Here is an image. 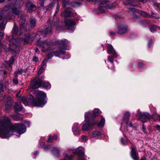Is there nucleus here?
Masks as SVG:
<instances>
[{"mask_svg": "<svg viewBox=\"0 0 160 160\" xmlns=\"http://www.w3.org/2000/svg\"><path fill=\"white\" fill-rule=\"evenodd\" d=\"M3 18V15L2 13H0V20Z\"/></svg>", "mask_w": 160, "mask_h": 160, "instance_id": "680f3d73", "label": "nucleus"}, {"mask_svg": "<svg viewBox=\"0 0 160 160\" xmlns=\"http://www.w3.org/2000/svg\"><path fill=\"white\" fill-rule=\"evenodd\" d=\"M13 82L15 84H17L18 83V81L17 78L13 79Z\"/></svg>", "mask_w": 160, "mask_h": 160, "instance_id": "6e6d98bb", "label": "nucleus"}, {"mask_svg": "<svg viewBox=\"0 0 160 160\" xmlns=\"http://www.w3.org/2000/svg\"><path fill=\"white\" fill-rule=\"evenodd\" d=\"M81 139L83 142H85L88 139V138L87 136L82 135L81 136Z\"/></svg>", "mask_w": 160, "mask_h": 160, "instance_id": "09e8293b", "label": "nucleus"}, {"mask_svg": "<svg viewBox=\"0 0 160 160\" xmlns=\"http://www.w3.org/2000/svg\"><path fill=\"white\" fill-rule=\"evenodd\" d=\"M12 118L14 120L16 121H18L22 118V115H20L18 113L14 114L12 116Z\"/></svg>", "mask_w": 160, "mask_h": 160, "instance_id": "c85d7f7f", "label": "nucleus"}, {"mask_svg": "<svg viewBox=\"0 0 160 160\" xmlns=\"http://www.w3.org/2000/svg\"><path fill=\"white\" fill-rule=\"evenodd\" d=\"M72 131L73 134L76 135H79L81 134L80 126L78 124L75 123L72 128Z\"/></svg>", "mask_w": 160, "mask_h": 160, "instance_id": "2eb2a0df", "label": "nucleus"}, {"mask_svg": "<svg viewBox=\"0 0 160 160\" xmlns=\"http://www.w3.org/2000/svg\"><path fill=\"white\" fill-rule=\"evenodd\" d=\"M27 71L26 69H22L18 70L17 72H15L14 73L16 74V76H17L18 74H21L23 73H26Z\"/></svg>", "mask_w": 160, "mask_h": 160, "instance_id": "58836bf2", "label": "nucleus"}, {"mask_svg": "<svg viewBox=\"0 0 160 160\" xmlns=\"http://www.w3.org/2000/svg\"><path fill=\"white\" fill-rule=\"evenodd\" d=\"M81 4V2H72L71 3V5L72 7H76L79 6Z\"/></svg>", "mask_w": 160, "mask_h": 160, "instance_id": "37998d69", "label": "nucleus"}, {"mask_svg": "<svg viewBox=\"0 0 160 160\" xmlns=\"http://www.w3.org/2000/svg\"><path fill=\"white\" fill-rule=\"evenodd\" d=\"M108 2L107 0H98L99 6L98 7L97 12L98 13H102L105 12L104 8L107 9H112L114 7L110 6L109 5H107Z\"/></svg>", "mask_w": 160, "mask_h": 160, "instance_id": "20e7f679", "label": "nucleus"}, {"mask_svg": "<svg viewBox=\"0 0 160 160\" xmlns=\"http://www.w3.org/2000/svg\"><path fill=\"white\" fill-rule=\"evenodd\" d=\"M53 136H50L47 141V142H52L53 141Z\"/></svg>", "mask_w": 160, "mask_h": 160, "instance_id": "3c124183", "label": "nucleus"}, {"mask_svg": "<svg viewBox=\"0 0 160 160\" xmlns=\"http://www.w3.org/2000/svg\"><path fill=\"white\" fill-rule=\"evenodd\" d=\"M72 152L74 154H77L79 160H83L84 159V149L82 147H78L77 150L74 151L73 150Z\"/></svg>", "mask_w": 160, "mask_h": 160, "instance_id": "6e6552de", "label": "nucleus"}, {"mask_svg": "<svg viewBox=\"0 0 160 160\" xmlns=\"http://www.w3.org/2000/svg\"><path fill=\"white\" fill-rule=\"evenodd\" d=\"M71 12L70 11H68L66 10L64 12H62L61 14V16L66 17H69L71 15Z\"/></svg>", "mask_w": 160, "mask_h": 160, "instance_id": "393cba45", "label": "nucleus"}, {"mask_svg": "<svg viewBox=\"0 0 160 160\" xmlns=\"http://www.w3.org/2000/svg\"><path fill=\"white\" fill-rule=\"evenodd\" d=\"M98 121L95 120L92 123H90V121L88 120L85 121L82 126V129L83 131H88L90 130L92 127L97 124Z\"/></svg>", "mask_w": 160, "mask_h": 160, "instance_id": "423d86ee", "label": "nucleus"}, {"mask_svg": "<svg viewBox=\"0 0 160 160\" xmlns=\"http://www.w3.org/2000/svg\"><path fill=\"white\" fill-rule=\"evenodd\" d=\"M107 52L109 54H115L116 52L114 50L112 46L109 44L108 46V51Z\"/></svg>", "mask_w": 160, "mask_h": 160, "instance_id": "412c9836", "label": "nucleus"}, {"mask_svg": "<svg viewBox=\"0 0 160 160\" xmlns=\"http://www.w3.org/2000/svg\"><path fill=\"white\" fill-rule=\"evenodd\" d=\"M25 19H21L19 21L20 23V28L21 29L26 31L27 29L26 28L27 26H28V25L27 24L25 23Z\"/></svg>", "mask_w": 160, "mask_h": 160, "instance_id": "6ab92c4d", "label": "nucleus"}, {"mask_svg": "<svg viewBox=\"0 0 160 160\" xmlns=\"http://www.w3.org/2000/svg\"><path fill=\"white\" fill-rule=\"evenodd\" d=\"M54 44L52 42L48 40L38 41V45L42 48V50L43 52H45L46 50H48V47L49 45L51 44L53 45Z\"/></svg>", "mask_w": 160, "mask_h": 160, "instance_id": "39448f33", "label": "nucleus"}, {"mask_svg": "<svg viewBox=\"0 0 160 160\" xmlns=\"http://www.w3.org/2000/svg\"><path fill=\"white\" fill-rule=\"evenodd\" d=\"M8 38L10 48L11 49L14 50L15 53H17L19 50L18 46L20 44V41L16 40L12 36H9Z\"/></svg>", "mask_w": 160, "mask_h": 160, "instance_id": "7ed1b4c3", "label": "nucleus"}, {"mask_svg": "<svg viewBox=\"0 0 160 160\" xmlns=\"http://www.w3.org/2000/svg\"><path fill=\"white\" fill-rule=\"evenodd\" d=\"M69 0H63L62 7L64 8L69 3Z\"/></svg>", "mask_w": 160, "mask_h": 160, "instance_id": "de8ad7c7", "label": "nucleus"}, {"mask_svg": "<svg viewBox=\"0 0 160 160\" xmlns=\"http://www.w3.org/2000/svg\"><path fill=\"white\" fill-rule=\"evenodd\" d=\"M51 27H49L48 28H46V29L43 32L45 34H47L51 33Z\"/></svg>", "mask_w": 160, "mask_h": 160, "instance_id": "a19ab883", "label": "nucleus"}, {"mask_svg": "<svg viewBox=\"0 0 160 160\" xmlns=\"http://www.w3.org/2000/svg\"><path fill=\"white\" fill-rule=\"evenodd\" d=\"M41 86L47 89H48L50 88V85L49 83L42 80Z\"/></svg>", "mask_w": 160, "mask_h": 160, "instance_id": "bb28decb", "label": "nucleus"}, {"mask_svg": "<svg viewBox=\"0 0 160 160\" xmlns=\"http://www.w3.org/2000/svg\"><path fill=\"white\" fill-rule=\"evenodd\" d=\"M65 22V26L68 30L72 29L75 25V20L73 19L67 20Z\"/></svg>", "mask_w": 160, "mask_h": 160, "instance_id": "f8f14e48", "label": "nucleus"}, {"mask_svg": "<svg viewBox=\"0 0 160 160\" xmlns=\"http://www.w3.org/2000/svg\"><path fill=\"white\" fill-rule=\"evenodd\" d=\"M34 94L36 97L35 99L32 95H30L28 99L25 96H22L20 98L21 102L26 106L31 104L37 107H42L47 102L45 100L46 94L41 91L35 90L34 91Z\"/></svg>", "mask_w": 160, "mask_h": 160, "instance_id": "f03ea898", "label": "nucleus"}, {"mask_svg": "<svg viewBox=\"0 0 160 160\" xmlns=\"http://www.w3.org/2000/svg\"><path fill=\"white\" fill-rule=\"evenodd\" d=\"M152 40H150L148 43V46L149 47H150L151 46V45L152 44Z\"/></svg>", "mask_w": 160, "mask_h": 160, "instance_id": "e2e57ef3", "label": "nucleus"}, {"mask_svg": "<svg viewBox=\"0 0 160 160\" xmlns=\"http://www.w3.org/2000/svg\"><path fill=\"white\" fill-rule=\"evenodd\" d=\"M113 56L110 57H108V60L112 63L113 62V59L114 58H116L117 57V54H112Z\"/></svg>", "mask_w": 160, "mask_h": 160, "instance_id": "4c0bfd02", "label": "nucleus"}, {"mask_svg": "<svg viewBox=\"0 0 160 160\" xmlns=\"http://www.w3.org/2000/svg\"><path fill=\"white\" fill-rule=\"evenodd\" d=\"M63 156L65 158V159L61 160H71L72 158V156H69L66 153H64Z\"/></svg>", "mask_w": 160, "mask_h": 160, "instance_id": "e433bc0d", "label": "nucleus"}, {"mask_svg": "<svg viewBox=\"0 0 160 160\" xmlns=\"http://www.w3.org/2000/svg\"><path fill=\"white\" fill-rule=\"evenodd\" d=\"M55 3L53 2L50 3L48 6L46 7V10H51L54 7Z\"/></svg>", "mask_w": 160, "mask_h": 160, "instance_id": "f704fd0d", "label": "nucleus"}, {"mask_svg": "<svg viewBox=\"0 0 160 160\" xmlns=\"http://www.w3.org/2000/svg\"><path fill=\"white\" fill-rule=\"evenodd\" d=\"M130 149L131 150V157L134 160H137L138 159V153L136 152V148L131 146Z\"/></svg>", "mask_w": 160, "mask_h": 160, "instance_id": "dca6fc26", "label": "nucleus"}, {"mask_svg": "<svg viewBox=\"0 0 160 160\" xmlns=\"http://www.w3.org/2000/svg\"><path fill=\"white\" fill-rule=\"evenodd\" d=\"M101 116V119L100 122L98 124V123H97L98 126L99 127H103L104 126L105 122V118L102 116Z\"/></svg>", "mask_w": 160, "mask_h": 160, "instance_id": "cd10ccee", "label": "nucleus"}, {"mask_svg": "<svg viewBox=\"0 0 160 160\" xmlns=\"http://www.w3.org/2000/svg\"><path fill=\"white\" fill-rule=\"evenodd\" d=\"M12 8V4L10 5H6L3 8V10L4 11L6 12H8V13L10 12Z\"/></svg>", "mask_w": 160, "mask_h": 160, "instance_id": "473e14b6", "label": "nucleus"}, {"mask_svg": "<svg viewBox=\"0 0 160 160\" xmlns=\"http://www.w3.org/2000/svg\"><path fill=\"white\" fill-rule=\"evenodd\" d=\"M4 91L3 82L2 80L0 82V95H2Z\"/></svg>", "mask_w": 160, "mask_h": 160, "instance_id": "c9c22d12", "label": "nucleus"}, {"mask_svg": "<svg viewBox=\"0 0 160 160\" xmlns=\"http://www.w3.org/2000/svg\"><path fill=\"white\" fill-rule=\"evenodd\" d=\"M84 115L85 121L88 120L89 121L90 118H91V116H92L91 112L89 111L86 112L85 113Z\"/></svg>", "mask_w": 160, "mask_h": 160, "instance_id": "a878e982", "label": "nucleus"}, {"mask_svg": "<svg viewBox=\"0 0 160 160\" xmlns=\"http://www.w3.org/2000/svg\"><path fill=\"white\" fill-rule=\"evenodd\" d=\"M26 129L23 124H12L8 117L0 121V137L2 138L10 137L14 132H16L20 135L25 132Z\"/></svg>", "mask_w": 160, "mask_h": 160, "instance_id": "f257e3e1", "label": "nucleus"}, {"mask_svg": "<svg viewBox=\"0 0 160 160\" xmlns=\"http://www.w3.org/2000/svg\"><path fill=\"white\" fill-rule=\"evenodd\" d=\"M42 80L36 77L32 81V88L35 89L41 87Z\"/></svg>", "mask_w": 160, "mask_h": 160, "instance_id": "9b49d317", "label": "nucleus"}, {"mask_svg": "<svg viewBox=\"0 0 160 160\" xmlns=\"http://www.w3.org/2000/svg\"><path fill=\"white\" fill-rule=\"evenodd\" d=\"M154 6L155 7L159 8L160 6V4L157 3H155L154 4Z\"/></svg>", "mask_w": 160, "mask_h": 160, "instance_id": "052dcab7", "label": "nucleus"}, {"mask_svg": "<svg viewBox=\"0 0 160 160\" xmlns=\"http://www.w3.org/2000/svg\"><path fill=\"white\" fill-rule=\"evenodd\" d=\"M24 38L23 39V40L24 42L28 43V40L30 38V36L29 34H27L24 35Z\"/></svg>", "mask_w": 160, "mask_h": 160, "instance_id": "c03bdc74", "label": "nucleus"}, {"mask_svg": "<svg viewBox=\"0 0 160 160\" xmlns=\"http://www.w3.org/2000/svg\"><path fill=\"white\" fill-rule=\"evenodd\" d=\"M4 33L2 32H0V40L3 39L4 36Z\"/></svg>", "mask_w": 160, "mask_h": 160, "instance_id": "13d9d810", "label": "nucleus"}, {"mask_svg": "<svg viewBox=\"0 0 160 160\" xmlns=\"http://www.w3.org/2000/svg\"><path fill=\"white\" fill-rule=\"evenodd\" d=\"M47 60L46 59H44L42 61V66L40 68L38 72V74L40 75L41 74L43 71L46 66V64L47 62Z\"/></svg>", "mask_w": 160, "mask_h": 160, "instance_id": "aec40b11", "label": "nucleus"}, {"mask_svg": "<svg viewBox=\"0 0 160 160\" xmlns=\"http://www.w3.org/2000/svg\"><path fill=\"white\" fill-rule=\"evenodd\" d=\"M21 8L20 6L16 3H12L11 11L13 14L17 15H18L20 12Z\"/></svg>", "mask_w": 160, "mask_h": 160, "instance_id": "1a4fd4ad", "label": "nucleus"}, {"mask_svg": "<svg viewBox=\"0 0 160 160\" xmlns=\"http://www.w3.org/2000/svg\"><path fill=\"white\" fill-rule=\"evenodd\" d=\"M110 34L111 35L113 36L115 34V33L114 32H110Z\"/></svg>", "mask_w": 160, "mask_h": 160, "instance_id": "774afa93", "label": "nucleus"}, {"mask_svg": "<svg viewBox=\"0 0 160 160\" xmlns=\"http://www.w3.org/2000/svg\"><path fill=\"white\" fill-rule=\"evenodd\" d=\"M101 132L97 130H95L93 131L91 133V136L92 137H96L101 136Z\"/></svg>", "mask_w": 160, "mask_h": 160, "instance_id": "c756f323", "label": "nucleus"}, {"mask_svg": "<svg viewBox=\"0 0 160 160\" xmlns=\"http://www.w3.org/2000/svg\"><path fill=\"white\" fill-rule=\"evenodd\" d=\"M14 61V57H12L9 60L8 62L7 63L9 65V66H10L13 63Z\"/></svg>", "mask_w": 160, "mask_h": 160, "instance_id": "a18cd8bd", "label": "nucleus"}, {"mask_svg": "<svg viewBox=\"0 0 160 160\" xmlns=\"http://www.w3.org/2000/svg\"><path fill=\"white\" fill-rule=\"evenodd\" d=\"M120 142L121 144L124 145H126L128 144L127 142L125 141V140L122 138L121 139Z\"/></svg>", "mask_w": 160, "mask_h": 160, "instance_id": "8fccbe9b", "label": "nucleus"}, {"mask_svg": "<svg viewBox=\"0 0 160 160\" xmlns=\"http://www.w3.org/2000/svg\"><path fill=\"white\" fill-rule=\"evenodd\" d=\"M6 23V20L4 19L2 21V23L0 24V30L3 31L4 29Z\"/></svg>", "mask_w": 160, "mask_h": 160, "instance_id": "2f4dec72", "label": "nucleus"}, {"mask_svg": "<svg viewBox=\"0 0 160 160\" xmlns=\"http://www.w3.org/2000/svg\"><path fill=\"white\" fill-rule=\"evenodd\" d=\"M30 25L32 27H34L36 25V20L33 17H31L30 20Z\"/></svg>", "mask_w": 160, "mask_h": 160, "instance_id": "7c9ffc66", "label": "nucleus"}, {"mask_svg": "<svg viewBox=\"0 0 160 160\" xmlns=\"http://www.w3.org/2000/svg\"><path fill=\"white\" fill-rule=\"evenodd\" d=\"M4 100L5 103V109L7 111L8 110L11 108L12 106L11 98L9 97H5L4 98Z\"/></svg>", "mask_w": 160, "mask_h": 160, "instance_id": "9d476101", "label": "nucleus"}, {"mask_svg": "<svg viewBox=\"0 0 160 160\" xmlns=\"http://www.w3.org/2000/svg\"><path fill=\"white\" fill-rule=\"evenodd\" d=\"M143 64L142 63L140 62L139 63L138 66L139 67L141 68L143 66Z\"/></svg>", "mask_w": 160, "mask_h": 160, "instance_id": "0e129e2a", "label": "nucleus"}, {"mask_svg": "<svg viewBox=\"0 0 160 160\" xmlns=\"http://www.w3.org/2000/svg\"><path fill=\"white\" fill-rule=\"evenodd\" d=\"M138 115L139 116V119L142 122H145L147 119L152 118L153 116L146 112H138Z\"/></svg>", "mask_w": 160, "mask_h": 160, "instance_id": "0eeeda50", "label": "nucleus"}, {"mask_svg": "<svg viewBox=\"0 0 160 160\" xmlns=\"http://www.w3.org/2000/svg\"><path fill=\"white\" fill-rule=\"evenodd\" d=\"M68 40L66 39H64L61 41L57 40L55 44L60 45H62L61 49L62 50H67L68 48L67 47V44L68 43Z\"/></svg>", "mask_w": 160, "mask_h": 160, "instance_id": "ddd939ff", "label": "nucleus"}, {"mask_svg": "<svg viewBox=\"0 0 160 160\" xmlns=\"http://www.w3.org/2000/svg\"><path fill=\"white\" fill-rule=\"evenodd\" d=\"M101 113V111L98 108L95 109L91 116V118H93L96 117L97 116Z\"/></svg>", "mask_w": 160, "mask_h": 160, "instance_id": "b1692460", "label": "nucleus"}, {"mask_svg": "<svg viewBox=\"0 0 160 160\" xmlns=\"http://www.w3.org/2000/svg\"><path fill=\"white\" fill-rule=\"evenodd\" d=\"M129 12L130 13L132 12V13H134L136 12V9L134 8H131L129 9Z\"/></svg>", "mask_w": 160, "mask_h": 160, "instance_id": "5fc2aeb1", "label": "nucleus"}, {"mask_svg": "<svg viewBox=\"0 0 160 160\" xmlns=\"http://www.w3.org/2000/svg\"><path fill=\"white\" fill-rule=\"evenodd\" d=\"M51 147V146L50 145L44 147V149L45 150H48Z\"/></svg>", "mask_w": 160, "mask_h": 160, "instance_id": "bf43d9fd", "label": "nucleus"}, {"mask_svg": "<svg viewBox=\"0 0 160 160\" xmlns=\"http://www.w3.org/2000/svg\"><path fill=\"white\" fill-rule=\"evenodd\" d=\"M38 58L36 56H34L33 58V61L34 62H37L38 61Z\"/></svg>", "mask_w": 160, "mask_h": 160, "instance_id": "4d7b16f0", "label": "nucleus"}, {"mask_svg": "<svg viewBox=\"0 0 160 160\" xmlns=\"http://www.w3.org/2000/svg\"><path fill=\"white\" fill-rule=\"evenodd\" d=\"M130 115V113L128 112H125L124 114L123 120L125 122L126 124H127L128 123Z\"/></svg>", "mask_w": 160, "mask_h": 160, "instance_id": "4be33fe9", "label": "nucleus"}, {"mask_svg": "<svg viewBox=\"0 0 160 160\" xmlns=\"http://www.w3.org/2000/svg\"><path fill=\"white\" fill-rule=\"evenodd\" d=\"M128 32V27L126 25H122L118 28V32L119 34H122Z\"/></svg>", "mask_w": 160, "mask_h": 160, "instance_id": "f3484780", "label": "nucleus"}, {"mask_svg": "<svg viewBox=\"0 0 160 160\" xmlns=\"http://www.w3.org/2000/svg\"><path fill=\"white\" fill-rule=\"evenodd\" d=\"M14 108L15 111H20L22 110V107L21 103L18 102L15 103Z\"/></svg>", "mask_w": 160, "mask_h": 160, "instance_id": "5701e85b", "label": "nucleus"}, {"mask_svg": "<svg viewBox=\"0 0 160 160\" xmlns=\"http://www.w3.org/2000/svg\"><path fill=\"white\" fill-rule=\"evenodd\" d=\"M45 0H40L39 4L41 7H43L44 6V2Z\"/></svg>", "mask_w": 160, "mask_h": 160, "instance_id": "864d4df0", "label": "nucleus"}, {"mask_svg": "<svg viewBox=\"0 0 160 160\" xmlns=\"http://www.w3.org/2000/svg\"><path fill=\"white\" fill-rule=\"evenodd\" d=\"M26 125H28V127H29L30 122L29 121H27L25 122Z\"/></svg>", "mask_w": 160, "mask_h": 160, "instance_id": "69168bd1", "label": "nucleus"}, {"mask_svg": "<svg viewBox=\"0 0 160 160\" xmlns=\"http://www.w3.org/2000/svg\"><path fill=\"white\" fill-rule=\"evenodd\" d=\"M45 142H41L40 144V146H41V147H42V146H44L45 145Z\"/></svg>", "mask_w": 160, "mask_h": 160, "instance_id": "338daca9", "label": "nucleus"}, {"mask_svg": "<svg viewBox=\"0 0 160 160\" xmlns=\"http://www.w3.org/2000/svg\"><path fill=\"white\" fill-rule=\"evenodd\" d=\"M157 28H158V27L156 26L153 25H152L150 26V27L149 28V29H150V31L151 32H152L156 30Z\"/></svg>", "mask_w": 160, "mask_h": 160, "instance_id": "79ce46f5", "label": "nucleus"}, {"mask_svg": "<svg viewBox=\"0 0 160 160\" xmlns=\"http://www.w3.org/2000/svg\"><path fill=\"white\" fill-rule=\"evenodd\" d=\"M52 148L53 149V152H54V154L56 156H57L58 155H59V150L58 149L54 147H52Z\"/></svg>", "mask_w": 160, "mask_h": 160, "instance_id": "ea45409f", "label": "nucleus"}, {"mask_svg": "<svg viewBox=\"0 0 160 160\" xmlns=\"http://www.w3.org/2000/svg\"><path fill=\"white\" fill-rule=\"evenodd\" d=\"M18 32V29L17 26L14 25L12 31V33L13 35H16Z\"/></svg>", "mask_w": 160, "mask_h": 160, "instance_id": "72a5a7b5", "label": "nucleus"}, {"mask_svg": "<svg viewBox=\"0 0 160 160\" xmlns=\"http://www.w3.org/2000/svg\"><path fill=\"white\" fill-rule=\"evenodd\" d=\"M60 6L58 2H57V6L56 8V10L55 12V13L54 14V16H55V15L57 14L59 10Z\"/></svg>", "mask_w": 160, "mask_h": 160, "instance_id": "49530a36", "label": "nucleus"}, {"mask_svg": "<svg viewBox=\"0 0 160 160\" xmlns=\"http://www.w3.org/2000/svg\"><path fill=\"white\" fill-rule=\"evenodd\" d=\"M141 14L145 17H148L149 16V15L148 14L144 12H142Z\"/></svg>", "mask_w": 160, "mask_h": 160, "instance_id": "603ef678", "label": "nucleus"}, {"mask_svg": "<svg viewBox=\"0 0 160 160\" xmlns=\"http://www.w3.org/2000/svg\"><path fill=\"white\" fill-rule=\"evenodd\" d=\"M26 6L28 9V11L29 12H32L36 9V6L30 2H28L26 4Z\"/></svg>", "mask_w": 160, "mask_h": 160, "instance_id": "a211bd4d", "label": "nucleus"}, {"mask_svg": "<svg viewBox=\"0 0 160 160\" xmlns=\"http://www.w3.org/2000/svg\"><path fill=\"white\" fill-rule=\"evenodd\" d=\"M65 51L62 50L60 49L59 50L53 52L51 53L48 54L47 56L48 59H49L54 55L56 56H58L60 55H63L65 54Z\"/></svg>", "mask_w": 160, "mask_h": 160, "instance_id": "4468645a", "label": "nucleus"}]
</instances>
